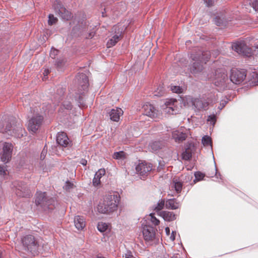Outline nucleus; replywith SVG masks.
I'll return each mask as SVG.
<instances>
[{"label":"nucleus","mask_w":258,"mask_h":258,"mask_svg":"<svg viewBox=\"0 0 258 258\" xmlns=\"http://www.w3.org/2000/svg\"><path fill=\"white\" fill-rule=\"evenodd\" d=\"M57 21V18L54 17V16L52 14H50L48 16V23L49 25H52L53 24H55Z\"/></svg>","instance_id":"obj_33"},{"label":"nucleus","mask_w":258,"mask_h":258,"mask_svg":"<svg viewBox=\"0 0 258 258\" xmlns=\"http://www.w3.org/2000/svg\"><path fill=\"white\" fill-rule=\"evenodd\" d=\"M171 90L173 93H181L182 92V89L179 86H171Z\"/></svg>","instance_id":"obj_35"},{"label":"nucleus","mask_w":258,"mask_h":258,"mask_svg":"<svg viewBox=\"0 0 258 258\" xmlns=\"http://www.w3.org/2000/svg\"><path fill=\"white\" fill-rule=\"evenodd\" d=\"M43 117L39 113L36 112L29 120L27 124V128L30 132L35 133L41 126Z\"/></svg>","instance_id":"obj_4"},{"label":"nucleus","mask_w":258,"mask_h":258,"mask_svg":"<svg viewBox=\"0 0 258 258\" xmlns=\"http://www.w3.org/2000/svg\"><path fill=\"white\" fill-rule=\"evenodd\" d=\"M180 206V204L175 200V199H170L166 201L165 207L167 209L175 210Z\"/></svg>","instance_id":"obj_26"},{"label":"nucleus","mask_w":258,"mask_h":258,"mask_svg":"<svg viewBox=\"0 0 258 258\" xmlns=\"http://www.w3.org/2000/svg\"><path fill=\"white\" fill-rule=\"evenodd\" d=\"M76 100L78 102V103H79L80 105H83L84 103L82 101L83 100V98L82 97L79 95V96H76Z\"/></svg>","instance_id":"obj_47"},{"label":"nucleus","mask_w":258,"mask_h":258,"mask_svg":"<svg viewBox=\"0 0 258 258\" xmlns=\"http://www.w3.org/2000/svg\"><path fill=\"white\" fill-rule=\"evenodd\" d=\"M254 52L256 55L258 54V46L255 48V49L254 50Z\"/></svg>","instance_id":"obj_56"},{"label":"nucleus","mask_w":258,"mask_h":258,"mask_svg":"<svg viewBox=\"0 0 258 258\" xmlns=\"http://www.w3.org/2000/svg\"><path fill=\"white\" fill-rule=\"evenodd\" d=\"M191 157V154L190 153L185 151L182 153V158L184 160H188Z\"/></svg>","instance_id":"obj_39"},{"label":"nucleus","mask_w":258,"mask_h":258,"mask_svg":"<svg viewBox=\"0 0 258 258\" xmlns=\"http://www.w3.org/2000/svg\"><path fill=\"white\" fill-rule=\"evenodd\" d=\"M159 215L167 221H172L176 219V215L173 212L169 211L160 212Z\"/></svg>","instance_id":"obj_24"},{"label":"nucleus","mask_w":258,"mask_h":258,"mask_svg":"<svg viewBox=\"0 0 258 258\" xmlns=\"http://www.w3.org/2000/svg\"><path fill=\"white\" fill-rule=\"evenodd\" d=\"M97 258H104V257H101V256H98Z\"/></svg>","instance_id":"obj_58"},{"label":"nucleus","mask_w":258,"mask_h":258,"mask_svg":"<svg viewBox=\"0 0 258 258\" xmlns=\"http://www.w3.org/2000/svg\"><path fill=\"white\" fill-rule=\"evenodd\" d=\"M46 154V151H45L44 150H43L42 151L40 158L44 159Z\"/></svg>","instance_id":"obj_52"},{"label":"nucleus","mask_w":258,"mask_h":258,"mask_svg":"<svg viewBox=\"0 0 258 258\" xmlns=\"http://www.w3.org/2000/svg\"><path fill=\"white\" fill-rule=\"evenodd\" d=\"M232 48L238 54L249 56L251 54V49L246 45L244 41H239L233 43Z\"/></svg>","instance_id":"obj_5"},{"label":"nucleus","mask_w":258,"mask_h":258,"mask_svg":"<svg viewBox=\"0 0 258 258\" xmlns=\"http://www.w3.org/2000/svg\"><path fill=\"white\" fill-rule=\"evenodd\" d=\"M208 102L196 98L192 101V105L198 110L206 109L209 105Z\"/></svg>","instance_id":"obj_20"},{"label":"nucleus","mask_w":258,"mask_h":258,"mask_svg":"<svg viewBox=\"0 0 258 258\" xmlns=\"http://www.w3.org/2000/svg\"><path fill=\"white\" fill-rule=\"evenodd\" d=\"M228 102V99L225 98L224 100H222L220 102V106L218 107V108L221 110L227 104Z\"/></svg>","instance_id":"obj_43"},{"label":"nucleus","mask_w":258,"mask_h":258,"mask_svg":"<svg viewBox=\"0 0 258 258\" xmlns=\"http://www.w3.org/2000/svg\"><path fill=\"white\" fill-rule=\"evenodd\" d=\"M58 52V50L54 49L53 48H52L50 52V56L53 58L54 59L55 58V56L57 55Z\"/></svg>","instance_id":"obj_38"},{"label":"nucleus","mask_w":258,"mask_h":258,"mask_svg":"<svg viewBox=\"0 0 258 258\" xmlns=\"http://www.w3.org/2000/svg\"><path fill=\"white\" fill-rule=\"evenodd\" d=\"M53 7L56 13L63 20H69L71 18V13L61 5L60 2L56 0L54 2Z\"/></svg>","instance_id":"obj_7"},{"label":"nucleus","mask_w":258,"mask_h":258,"mask_svg":"<svg viewBox=\"0 0 258 258\" xmlns=\"http://www.w3.org/2000/svg\"><path fill=\"white\" fill-rule=\"evenodd\" d=\"M171 258H179L177 255H173Z\"/></svg>","instance_id":"obj_57"},{"label":"nucleus","mask_w":258,"mask_h":258,"mask_svg":"<svg viewBox=\"0 0 258 258\" xmlns=\"http://www.w3.org/2000/svg\"><path fill=\"white\" fill-rule=\"evenodd\" d=\"M54 201L52 199H48L45 192H38L36 194L35 203L37 205H40L41 207L49 209V206L52 204Z\"/></svg>","instance_id":"obj_6"},{"label":"nucleus","mask_w":258,"mask_h":258,"mask_svg":"<svg viewBox=\"0 0 258 258\" xmlns=\"http://www.w3.org/2000/svg\"><path fill=\"white\" fill-rule=\"evenodd\" d=\"M166 204H165L164 200L161 199L159 201L158 203L155 205L154 210L157 212L160 211L163 209Z\"/></svg>","instance_id":"obj_30"},{"label":"nucleus","mask_w":258,"mask_h":258,"mask_svg":"<svg viewBox=\"0 0 258 258\" xmlns=\"http://www.w3.org/2000/svg\"><path fill=\"white\" fill-rule=\"evenodd\" d=\"M124 258H134L133 255L132 254L131 251H127L126 253L125 254Z\"/></svg>","instance_id":"obj_49"},{"label":"nucleus","mask_w":258,"mask_h":258,"mask_svg":"<svg viewBox=\"0 0 258 258\" xmlns=\"http://www.w3.org/2000/svg\"><path fill=\"white\" fill-rule=\"evenodd\" d=\"M74 223L78 230H82L86 226L85 218L83 216H77L74 218Z\"/></svg>","instance_id":"obj_21"},{"label":"nucleus","mask_w":258,"mask_h":258,"mask_svg":"<svg viewBox=\"0 0 258 258\" xmlns=\"http://www.w3.org/2000/svg\"><path fill=\"white\" fill-rule=\"evenodd\" d=\"M177 101L175 99H168L165 102L164 105L165 108V111L169 114L175 113V111L177 110L176 103Z\"/></svg>","instance_id":"obj_15"},{"label":"nucleus","mask_w":258,"mask_h":258,"mask_svg":"<svg viewBox=\"0 0 258 258\" xmlns=\"http://www.w3.org/2000/svg\"><path fill=\"white\" fill-rule=\"evenodd\" d=\"M211 54L209 51H199L196 54H191V58L193 62L190 67L191 73L196 74L202 72L203 70V62L205 63L210 59Z\"/></svg>","instance_id":"obj_2"},{"label":"nucleus","mask_w":258,"mask_h":258,"mask_svg":"<svg viewBox=\"0 0 258 258\" xmlns=\"http://www.w3.org/2000/svg\"><path fill=\"white\" fill-rule=\"evenodd\" d=\"M165 232L167 235L170 234V229L169 227L165 228Z\"/></svg>","instance_id":"obj_55"},{"label":"nucleus","mask_w":258,"mask_h":258,"mask_svg":"<svg viewBox=\"0 0 258 258\" xmlns=\"http://www.w3.org/2000/svg\"><path fill=\"white\" fill-rule=\"evenodd\" d=\"M121 36V33H118L117 34L114 35L111 39H110L107 43V47H111L115 45L116 43L119 40Z\"/></svg>","instance_id":"obj_27"},{"label":"nucleus","mask_w":258,"mask_h":258,"mask_svg":"<svg viewBox=\"0 0 258 258\" xmlns=\"http://www.w3.org/2000/svg\"><path fill=\"white\" fill-rule=\"evenodd\" d=\"M5 130L6 132L8 133L9 135L14 136L16 138H20L23 136L24 130L21 126H18L16 128L12 130L10 127L7 126Z\"/></svg>","instance_id":"obj_18"},{"label":"nucleus","mask_w":258,"mask_h":258,"mask_svg":"<svg viewBox=\"0 0 258 258\" xmlns=\"http://www.w3.org/2000/svg\"><path fill=\"white\" fill-rule=\"evenodd\" d=\"M175 233L174 232L172 231L171 235L170 236V239L172 241L175 240Z\"/></svg>","instance_id":"obj_50"},{"label":"nucleus","mask_w":258,"mask_h":258,"mask_svg":"<svg viewBox=\"0 0 258 258\" xmlns=\"http://www.w3.org/2000/svg\"><path fill=\"white\" fill-rule=\"evenodd\" d=\"M207 7H211L213 5L214 0H203Z\"/></svg>","instance_id":"obj_44"},{"label":"nucleus","mask_w":258,"mask_h":258,"mask_svg":"<svg viewBox=\"0 0 258 258\" xmlns=\"http://www.w3.org/2000/svg\"><path fill=\"white\" fill-rule=\"evenodd\" d=\"M0 174L3 175L6 174V170L4 166L0 165Z\"/></svg>","instance_id":"obj_48"},{"label":"nucleus","mask_w":258,"mask_h":258,"mask_svg":"<svg viewBox=\"0 0 258 258\" xmlns=\"http://www.w3.org/2000/svg\"><path fill=\"white\" fill-rule=\"evenodd\" d=\"M143 109L144 110V114L147 116L151 117H155L157 114V110L151 104H146L143 105Z\"/></svg>","instance_id":"obj_17"},{"label":"nucleus","mask_w":258,"mask_h":258,"mask_svg":"<svg viewBox=\"0 0 258 258\" xmlns=\"http://www.w3.org/2000/svg\"><path fill=\"white\" fill-rule=\"evenodd\" d=\"M214 22L216 25L218 26H220L222 25V20L219 17H216L214 19Z\"/></svg>","instance_id":"obj_46"},{"label":"nucleus","mask_w":258,"mask_h":258,"mask_svg":"<svg viewBox=\"0 0 258 258\" xmlns=\"http://www.w3.org/2000/svg\"><path fill=\"white\" fill-rule=\"evenodd\" d=\"M162 146V144L160 142L155 141L150 144L149 149L152 152H154L161 149Z\"/></svg>","instance_id":"obj_28"},{"label":"nucleus","mask_w":258,"mask_h":258,"mask_svg":"<svg viewBox=\"0 0 258 258\" xmlns=\"http://www.w3.org/2000/svg\"><path fill=\"white\" fill-rule=\"evenodd\" d=\"M21 241L25 250L34 254L37 253L38 244L33 235H27L22 238Z\"/></svg>","instance_id":"obj_3"},{"label":"nucleus","mask_w":258,"mask_h":258,"mask_svg":"<svg viewBox=\"0 0 258 258\" xmlns=\"http://www.w3.org/2000/svg\"><path fill=\"white\" fill-rule=\"evenodd\" d=\"M113 158L115 159H124L126 158V153L123 151H119L114 153Z\"/></svg>","instance_id":"obj_29"},{"label":"nucleus","mask_w":258,"mask_h":258,"mask_svg":"<svg viewBox=\"0 0 258 258\" xmlns=\"http://www.w3.org/2000/svg\"><path fill=\"white\" fill-rule=\"evenodd\" d=\"M208 122H210V123L214 125L216 122V116L215 115H211L208 116V118L207 119Z\"/></svg>","instance_id":"obj_42"},{"label":"nucleus","mask_w":258,"mask_h":258,"mask_svg":"<svg viewBox=\"0 0 258 258\" xmlns=\"http://www.w3.org/2000/svg\"><path fill=\"white\" fill-rule=\"evenodd\" d=\"M108 228V225L102 222H99L97 225V229L101 232H105Z\"/></svg>","instance_id":"obj_31"},{"label":"nucleus","mask_w":258,"mask_h":258,"mask_svg":"<svg viewBox=\"0 0 258 258\" xmlns=\"http://www.w3.org/2000/svg\"><path fill=\"white\" fill-rule=\"evenodd\" d=\"M76 81L77 82L78 85L81 87V91H85L89 86L88 78L84 74L81 73L77 75L76 77Z\"/></svg>","instance_id":"obj_16"},{"label":"nucleus","mask_w":258,"mask_h":258,"mask_svg":"<svg viewBox=\"0 0 258 258\" xmlns=\"http://www.w3.org/2000/svg\"><path fill=\"white\" fill-rule=\"evenodd\" d=\"M143 235L147 241H152L155 237V229L153 226L148 225L143 226Z\"/></svg>","instance_id":"obj_13"},{"label":"nucleus","mask_w":258,"mask_h":258,"mask_svg":"<svg viewBox=\"0 0 258 258\" xmlns=\"http://www.w3.org/2000/svg\"><path fill=\"white\" fill-rule=\"evenodd\" d=\"M196 179L199 181L204 177V174L201 172H196L195 173Z\"/></svg>","instance_id":"obj_40"},{"label":"nucleus","mask_w":258,"mask_h":258,"mask_svg":"<svg viewBox=\"0 0 258 258\" xmlns=\"http://www.w3.org/2000/svg\"><path fill=\"white\" fill-rule=\"evenodd\" d=\"M171 187L174 188L177 193H179L182 188V183L179 178H174Z\"/></svg>","instance_id":"obj_25"},{"label":"nucleus","mask_w":258,"mask_h":258,"mask_svg":"<svg viewBox=\"0 0 258 258\" xmlns=\"http://www.w3.org/2000/svg\"><path fill=\"white\" fill-rule=\"evenodd\" d=\"M63 106L67 110H70L72 108V104L70 102H64Z\"/></svg>","instance_id":"obj_45"},{"label":"nucleus","mask_w":258,"mask_h":258,"mask_svg":"<svg viewBox=\"0 0 258 258\" xmlns=\"http://www.w3.org/2000/svg\"><path fill=\"white\" fill-rule=\"evenodd\" d=\"M246 74L243 70L232 69L230 76V81L235 84H239L245 79Z\"/></svg>","instance_id":"obj_8"},{"label":"nucleus","mask_w":258,"mask_h":258,"mask_svg":"<svg viewBox=\"0 0 258 258\" xmlns=\"http://www.w3.org/2000/svg\"><path fill=\"white\" fill-rule=\"evenodd\" d=\"M14 190L17 196L26 197L30 196L29 190L27 186L22 182H16L14 184Z\"/></svg>","instance_id":"obj_12"},{"label":"nucleus","mask_w":258,"mask_h":258,"mask_svg":"<svg viewBox=\"0 0 258 258\" xmlns=\"http://www.w3.org/2000/svg\"><path fill=\"white\" fill-rule=\"evenodd\" d=\"M215 84L216 86L224 89L226 87V82L228 81L227 75L224 71L218 70L216 73Z\"/></svg>","instance_id":"obj_10"},{"label":"nucleus","mask_w":258,"mask_h":258,"mask_svg":"<svg viewBox=\"0 0 258 258\" xmlns=\"http://www.w3.org/2000/svg\"><path fill=\"white\" fill-rule=\"evenodd\" d=\"M163 94H164V92L162 91V90H160V92L158 94H155V95L158 96H161L163 95Z\"/></svg>","instance_id":"obj_54"},{"label":"nucleus","mask_w":258,"mask_h":258,"mask_svg":"<svg viewBox=\"0 0 258 258\" xmlns=\"http://www.w3.org/2000/svg\"><path fill=\"white\" fill-rule=\"evenodd\" d=\"M152 169V164L145 161L140 162L136 167L137 173L143 177L146 176Z\"/></svg>","instance_id":"obj_11"},{"label":"nucleus","mask_w":258,"mask_h":258,"mask_svg":"<svg viewBox=\"0 0 258 258\" xmlns=\"http://www.w3.org/2000/svg\"><path fill=\"white\" fill-rule=\"evenodd\" d=\"M105 173L104 169H100L96 172L93 179V184L94 186H98L100 183V178Z\"/></svg>","instance_id":"obj_23"},{"label":"nucleus","mask_w":258,"mask_h":258,"mask_svg":"<svg viewBox=\"0 0 258 258\" xmlns=\"http://www.w3.org/2000/svg\"><path fill=\"white\" fill-rule=\"evenodd\" d=\"M13 146L10 143H5L3 147V151L0 153L1 161L3 162H8L12 157Z\"/></svg>","instance_id":"obj_9"},{"label":"nucleus","mask_w":258,"mask_h":258,"mask_svg":"<svg viewBox=\"0 0 258 258\" xmlns=\"http://www.w3.org/2000/svg\"><path fill=\"white\" fill-rule=\"evenodd\" d=\"M80 163L83 165H86L87 163V161L85 159H82L80 161Z\"/></svg>","instance_id":"obj_51"},{"label":"nucleus","mask_w":258,"mask_h":258,"mask_svg":"<svg viewBox=\"0 0 258 258\" xmlns=\"http://www.w3.org/2000/svg\"><path fill=\"white\" fill-rule=\"evenodd\" d=\"M73 187H74L73 183H72L69 181H67L66 182V184H65L64 186H63V188L66 190H70L71 189L73 188Z\"/></svg>","instance_id":"obj_41"},{"label":"nucleus","mask_w":258,"mask_h":258,"mask_svg":"<svg viewBox=\"0 0 258 258\" xmlns=\"http://www.w3.org/2000/svg\"><path fill=\"white\" fill-rule=\"evenodd\" d=\"M123 114V111L120 108L112 109L109 112L110 118L114 121H118L120 116Z\"/></svg>","instance_id":"obj_19"},{"label":"nucleus","mask_w":258,"mask_h":258,"mask_svg":"<svg viewBox=\"0 0 258 258\" xmlns=\"http://www.w3.org/2000/svg\"><path fill=\"white\" fill-rule=\"evenodd\" d=\"M120 201V196L118 194L105 196L97 207V211L101 214H109L116 211Z\"/></svg>","instance_id":"obj_1"},{"label":"nucleus","mask_w":258,"mask_h":258,"mask_svg":"<svg viewBox=\"0 0 258 258\" xmlns=\"http://www.w3.org/2000/svg\"><path fill=\"white\" fill-rule=\"evenodd\" d=\"M49 73V71L48 69H45L43 72V75L44 76H47L48 74Z\"/></svg>","instance_id":"obj_53"},{"label":"nucleus","mask_w":258,"mask_h":258,"mask_svg":"<svg viewBox=\"0 0 258 258\" xmlns=\"http://www.w3.org/2000/svg\"><path fill=\"white\" fill-rule=\"evenodd\" d=\"M172 138L176 142L180 143L186 139V135L182 132L175 131L172 132Z\"/></svg>","instance_id":"obj_22"},{"label":"nucleus","mask_w":258,"mask_h":258,"mask_svg":"<svg viewBox=\"0 0 258 258\" xmlns=\"http://www.w3.org/2000/svg\"><path fill=\"white\" fill-rule=\"evenodd\" d=\"M56 142L62 147H69L72 146V142L70 141L67 134L63 132H60L57 134Z\"/></svg>","instance_id":"obj_14"},{"label":"nucleus","mask_w":258,"mask_h":258,"mask_svg":"<svg viewBox=\"0 0 258 258\" xmlns=\"http://www.w3.org/2000/svg\"><path fill=\"white\" fill-rule=\"evenodd\" d=\"M202 143L205 146H212L211 139L208 136H205L203 137L202 140Z\"/></svg>","instance_id":"obj_32"},{"label":"nucleus","mask_w":258,"mask_h":258,"mask_svg":"<svg viewBox=\"0 0 258 258\" xmlns=\"http://www.w3.org/2000/svg\"><path fill=\"white\" fill-rule=\"evenodd\" d=\"M249 7H252L255 11H258V0H255L253 2H249Z\"/></svg>","instance_id":"obj_37"},{"label":"nucleus","mask_w":258,"mask_h":258,"mask_svg":"<svg viewBox=\"0 0 258 258\" xmlns=\"http://www.w3.org/2000/svg\"><path fill=\"white\" fill-rule=\"evenodd\" d=\"M65 62L66 61L63 58H59L56 60L55 65L57 68H60L64 64Z\"/></svg>","instance_id":"obj_36"},{"label":"nucleus","mask_w":258,"mask_h":258,"mask_svg":"<svg viewBox=\"0 0 258 258\" xmlns=\"http://www.w3.org/2000/svg\"><path fill=\"white\" fill-rule=\"evenodd\" d=\"M150 220L152 223L155 225H158L159 224L160 221L155 216L154 214L151 213L150 214Z\"/></svg>","instance_id":"obj_34"}]
</instances>
